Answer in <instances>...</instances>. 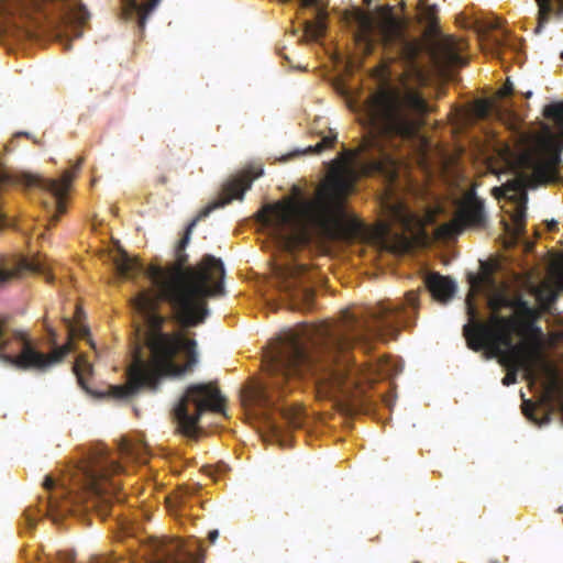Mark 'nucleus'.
Wrapping results in <instances>:
<instances>
[{"label":"nucleus","instance_id":"nucleus-40","mask_svg":"<svg viewBox=\"0 0 563 563\" xmlns=\"http://www.w3.org/2000/svg\"><path fill=\"white\" fill-rule=\"evenodd\" d=\"M435 11H437V7H435V5L429 7V8L427 9L426 14H427V16H428V19H429L430 21H432V20H433L434 14H435Z\"/></svg>","mask_w":563,"mask_h":563},{"label":"nucleus","instance_id":"nucleus-17","mask_svg":"<svg viewBox=\"0 0 563 563\" xmlns=\"http://www.w3.org/2000/svg\"><path fill=\"white\" fill-rule=\"evenodd\" d=\"M306 273L305 265L295 264L282 269L284 291L292 301L294 308L309 309L314 299V291L302 280Z\"/></svg>","mask_w":563,"mask_h":563},{"label":"nucleus","instance_id":"nucleus-28","mask_svg":"<svg viewBox=\"0 0 563 563\" xmlns=\"http://www.w3.org/2000/svg\"><path fill=\"white\" fill-rule=\"evenodd\" d=\"M200 486L198 484L183 485L178 488L174 496H170L168 503L175 501V506L181 507L187 497L194 496L198 493Z\"/></svg>","mask_w":563,"mask_h":563},{"label":"nucleus","instance_id":"nucleus-12","mask_svg":"<svg viewBox=\"0 0 563 563\" xmlns=\"http://www.w3.org/2000/svg\"><path fill=\"white\" fill-rule=\"evenodd\" d=\"M44 494L40 496V507L26 508L23 520L29 529H33L37 521V514L65 516L75 511L78 495L68 488L65 483H57L51 475H46L43 482Z\"/></svg>","mask_w":563,"mask_h":563},{"label":"nucleus","instance_id":"nucleus-29","mask_svg":"<svg viewBox=\"0 0 563 563\" xmlns=\"http://www.w3.org/2000/svg\"><path fill=\"white\" fill-rule=\"evenodd\" d=\"M390 220L395 223H399L404 228H408L410 224V214L407 208L402 203H395L389 208Z\"/></svg>","mask_w":563,"mask_h":563},{"label":"nucleus","instance_id":"nucleus-35","mask_svg":"<svg viewBox=\"0 0 563 563\" xmlns=\"http://www.w3.org/2000/svg\"><path fill=\"white\" fill-rule=\"evenodd\" d=\"M560 113H561V108L558 104H551L544 109V115L548 118L556 117Z\"/></svg>","mask_w":563,"mask_h":563},{"label":"nucleus","instance_id":"nucleus-36","mask_svg":"<svg viewBox=\"0 0 563 563\" xmlns=\"http://www.w3.org/2000/svg\"><path fill=\"white\" fill-rule=\"evenodd\" d=\"M533 411H534V407H533V404L530 402V401H525V405H523V412L525 415L529 418V419H534L533 418Z\"/></svg>","mask_w":563,"mask_h":563},{"label":"nucleus","instance_id":"nucleus-26","mask_svg":"<svg viewBox=\"0 0 563 563\" xmlns=\"http://www.w3.org/2000/svg\"><path fill=\"white\" fill-rule=\"evenodd\" d=\"M534 294L542 309L545 311L550 310L558 299V292L549 286L537 287Z\"/></svg>","mask_w":563,"mask_h":563},{"label":"nucleus","instance_id":"nucleus-19","mask_svg":"<svg viewBox=\"0 0 563 563\" xmlns=\"http://www.w3.org/2000/svg\"><path fill=\"white\" fill-rule=\"evenodd\" d=\"M424 283L432 298L441 303H446L455 295V282L439 273H430Z\"/></svg>","mask_w":563,"mask_h":563},{"label":"nucleus","instance_id":"nucleus-10","mask_svg":"<svg viewBox=\"0 0 563 563\" xmlns=\"http://www.w3.org/2000/svg\"><path fill=\"white\" fill-rule=\"evenodd\" d=\"M357 23L355 40L363 46L365 54H372L376 42L379 41L385 46L399 45L401 54L410 63L415 60L417 47L405 37L401 24L394 15L390 5L379 7L376 19L362 14Z\"/></svg>","mask_w":563,"mask_h":563},{"label":"nucleus","instance_id":"nucleus-34","mask_svg":"<svg viewBox=\"0 0 563 563\" xmlns=\"http://www.w3.org/2000/svg\"><path fill=\"white\" fill-rule=\"evenodd\" d=\"M512 222L518 233L523 231L526 224V212L523 208H518L512 214Z\"/></svg>","mask_w":563,"mask_h":563},{"label":"nucleus","instance_id":"nucleus-25","mask_svg":"<svg viewBox=\"0 0 563 563\" xmlns=\"http://www.w3.org/2000/svg\"><path fill=\"white\" fill-rule=\"evenodd\" d=\"M74 373L77 377L78 384L84 388L88 389L86 379L92 374V365L88 362L85 355H79L74 364Z\"/></svg>","mask_w":563,"mask_h":563},{"label":"nucleus","instance_id":"nucleus-4","mask_svg":"<svg viewBox=\"0 0 563 563\" xmlns=\"http://www.w3.org/2000/svg\"><path fill=\"white\" fill-rule=\"evenodd\" d=\"M378 86L363 103L367 125L383 136L412 139L418 133L430 106L421 91L401 80L390 82L388 66L377 69Z\"/></svg>","mask_w":563,"mask_h":563},{"label":"nucleus","instance_id":"nucleus-27","mask_svg":"<svg viewBox=\"0 0 563 563\" xmlns=\"http://www.w3.org/2000/svg\"><path fill=\"white\" fill-rule=\"evenodd\" d=\"M338 134L333 130H329L328 134H324L321 140L313 146H308L303 153L320 154L325 150L332 148L336 143Z\"/></svg>","mask_w":563,"mask_h":563},{"label":"nucleus","instance_id":"nucleus-18","mask_svg":"<svg viewBox=\"0 0 563 563\" xmlns=\"http://www.w3.org/2000/svg\"><path fill=\"white\" fill-rule=\"evenodd\" d=\"M537 320L538 319H533L531 321H530V319L522 320V324L518 328L517 331L521 335H523V339L520 342H518L517 344H526V345L530 346L531 349H537L539 355H538V357H537L538 360H536V362L554 373V369L552 368L551 364L549 363V361L547 360V357L544 355L543 332H542V329L539 325H537Z\"/></svg>","mask_w":563,"mask_h":563},{"label":"nucleus","instance_id":"nucleus-20","mask_svg":"<svg viewBox=\"0 0 563 563\" xmlns=\"http://www.w3.org/2000/svg\"><path fill=\"white\" fill-rule=\"evenodd\" d=\"M122 12L121 15L124 20L136 19L137 26L141 32L144 31L148 15L157 7L161 0H146L145 3L140 4L136 0H121Z\"/></svg>","mask_w":563,"mask_h":563},{"label":"nucleus","instance_id":"nucleus-14","mask_svg":"<svg viewBox=\"0 0 563 563\" xmlns=\"http://www.w3.org/2000/svg\"><path fill=\"white\" fill-rule=\"evenodd\" d=\"M81 164L82 158H79L77 164L73 167V169H67L63 173L60 179L44 178L42 176L31 174H25L22 176V183L25 187L41 188L51 192L55 197L56 214L53 218L55 222H57L59 216L66 211L63 197L69 189V186L76 173L80 169Z\"/></svg>","mask_w":563,"mask_h":563},{"label":"nucleus","instance_id":"nucleus-45","mask_svg":"<svg viewBox=\"0 0 563 563\" xmlns=\"http://www.w3.org/2000/svg\"><path fill=\"white\" fill-rule=\"evenodd\" d=\"M283 57L285 60H287L289 63V65H291V60L289 59V57L287 55H284Z\"/></svg>","mask_w":563,"mask_h":563},{"label":"nucleus","instance_id":"nucleus-44","mask_svg":"<svg viewBox=\"0 0 563 563\" xmlns=\"http://www.w3.org/2000/svg\"><path fill=\"white\" fill-rule=\"evenodd\" d=\"M159 183L161 184H166L167 183V177L166 176L159 177Z\"/></svg>","mask_w":563,"mask_h":563},{"label":"nucleus","instance_id":"nucleus-33","mask_svg":"<svg viewBox=\"0 0 563 563\" xmlns=\"http://www.w3.org/2000/svg\"><path fill=\"white\" fill-rule=\"evenodd\" d=\"M75 558L73 551H58L54 558H47V563H73Z\"/></svg>","mask_w":563,"mask_h":563},{"label":"nucleus","instance_id":"nucleus-48","mask_svg":"<svg viewBox=\"0 0 563 563\" xmlns=\"http://www.w3.org/2000/svg\"><path fill=\"white\" fill-rule=\"evenodd\" d=\"M52 280H53V277H52V276H49V277L47 278V282H48V283H52Z\"/></svg>","mask_w":563,"mask_h":563},{"label":"nucleus","instance_id":"nucleus-38","mask_svg":"<svg viewBox=\"0 0 563 563\" xmlns=\"http://www.w3.org/2000/svg\"><path fill=\"white\" fill-rule=\"evenodd\" d=\"M512 91H514L512 84H511V82H509V81H507V82L504 85V87L501 88V90H500V95H501L503 97H506V96L511 95V93H512Z\"/></svg>","mask_w":563,"mask_h":563},{"label":"nucleus","instance_id":"nucleus-32","mask_svg":"<svg viewBox=\"0 0 563 563\" xmlns=\"http://www.w3.org/2000/svg\"><path fill=\"white\" fill-rule=\"evenodd\" d=\"M378 371H379L380 375L393 376V375H397L400 372V368L391 360L383 358V360H379Z\"/></svg>","mask_w":563,"mask_h":563},{"label":"nucleus","instance_id":"nucleus-37","mask_svg":"<svg viewBox=\"0 0 563 563\" xmlns=\"http://www.w3.org/2000/svg\"><path fill=\"white\" fill-rule=\"evenodd\" d=\"M283 2H288L289 0H282ZM321 0H300V5L302 8L318 7Z\"/></svg>","mask_w":563,"mask_h":563},{"label":"nucleus","instance_id":"nucleus-13","mask_svg":"<svg viewBox=\"0 0 563 563\" xmlns=\"http://www.w3.org/2000/svg\"><path fill=\"white\" fill-rule=\"evenodd\" d=\"M472 294L468 295V298L466 300L467 305V314L470 317V322L463 327V334L466 339L467 345H471L472 340H479L482 339V333H479L478 325H492L494 324V318H503V319H510L512 321L511 324V335L517 330V319L515 317H504L499 312L505 308H510L512 306L514 298H510L507 296L504 291H497L488 299V307L492 310V316L489 317L487 322L478 321L477 318V311L474 305L472 303Z\"/></svg>","mask_w":563,"mask_h":563},{"label":"nucleus","instance_id":"nucleus-9","mask_svg":"<svg viewBox=\"0 0 563 563\" xmlns=\"http://www.w3.org/2000/svg\"><path fill=\"white\" fill-rule=\"evenodd\" d=\"M558 162L559 155L550 153L543 145L525 147L514 158L515 177L494 191H500L510 199L525 195L528 188L551 181Z\"/></svg>","mask_w":563,"mask_h":563},{"label":"nucleus","instance_id":"nucleus-11","mask_svg":"<svg viewBox=\"0 0 563 563\" xmlns=\"http://www.w3.org/2000/svg\"><path fill=\"white\" fill-rule=\"evenodd\" d=\"M225 398L216 383L192 384L173 409L174 419L179 431L194 438L198 432V423L206 411L223 412Z\"/></svg>","mask_w":563,"mask_h":563},{"label":"nucleus","instance_id":"nucleus-6","mask_svg":"<svg viewBox=\"0 0 563 563\" xmlns=\"http://www.w3.org/2000/svg\"><path fill=\"white\" fill-rule=\"evenodd\" d=\"M84 316L80 307L76 309L77 322L65 318L68 342L56 346L51 353L41 352L29 330L11 327V317H0V362L14 367L18 371L44 373L52 366L60 363L73 350L74 339H88L90 345L95 344L89 339V328L80 323Z\"/></svg>","mask_w":563,"mask_h":563},{"label":"nucleus","instance_id":"nucleus-43","mask_svg":"<svg viewBox=\"0 0 563 563\" xmlns=\"http://www.w3.org/2000/svg\"><path fill=\"white\" fill-rule=\"evenodd\" d=\"M90 563H104L102 559L100 558H93Z\"/></svg>","mask_w":563,"mask_h":563},{"label":"nucleus","instance_id":"nucleus-47","mask_svg":"<svg viewBox=\"0 0 563 563\" xmlns=\"http://www.w3.org/2000/svg\"><path fill=\"white\" fill-rule=\"evenodd\" d=\"M272 428H273L274 430H277V428H278V427L275 424V422H272Z\"/></svg>","mask_w":563,"mask_h":563},{"label":"nucleus","instance_id":"nucleus-3","mask_svg":"<svg viewBox=\"0 0 563 563\" xmlns=\"http://www.w3.org/2000/svg\"><path fill=\"white\" fill-rule=\"evenodd\" d=\"M364 147L344 150L332 161V172L316 189L311 199L300 198V188L295 187L298 198H288L266 205L258 214L263 225L269 228L292 252L307 246L314 238L334 239L341 231L349 238H358L364 227L357 219H347L344 203L353 190V167H360L365 176L380 175L394 181L397 166L394 158L383 152L378 158H360Z\"/></svg>","mask_w":563,"mask_h":563},{"label":"nucleus","instance_id":"nucleus-49","mask_svg":"<svg viewBox=\"0 0 563 563\" xmlns=\"http://www.w3.org/2000/svg\"><path fill=\"white\" fill-rule=\"evenodd\" d=\"M388 227H389L388 224H385V225H384V230H386V231H387V230L389 229Z\"/></svg>","mask_w":563,"mask_h":563},{"label":"nucleus","instance_id":"nucleus-39","mask_svg":"<svg viewBox=\"0 0 563 563\" xmlns=\"http://www.w3.org/2000/svg\"><path fill=\"white\" fill-rule=\"evenodd\" d=\"M218 537H219V531L216 529L209 531V533H208V540L210 543H214L216 540L218 539Z\"/></svg>","mask_w":563,"mask_h":563},{"label":"nucleus","instance_id":"nucleus-7","mask_svg":"<svg viewBox=\"0 0 563 563\" xmlns=\"http://www.w3.org/2000/svg\"><path fill=\"white\" fill-rule=\"evenodd\" d=\"M494 324H479L478 330L482 339L472 340L471 350L479 352L487 351L492 356L497 357L500 365L506 367L507 373L503 378V385L510 386L517 383L518 372L522 371L527 379L536 380L541 374H554L550 369L538 364V350L526 344H515L511 338L510 319L494 318Z\"/></svg>","mask_w":563,"mask_h":563},{"label":"nucleus","instance_id":"nucleus-42","mask_svg":"<svg viewBox=\"0 0 563 563\" xmlns=\"http://www.w3.org/2000/svg\"><path fill=\"white\" fill-rule=\"evenodd\" d=\"M16 136H25L27 139H31V134L29 132H20L16 134Z\"/></svg>","mask_w":563,"mask_h":563},{"label":"nucleus","instance_id":"nucleus-41","mask_svg":"<svg viewBox=\"0 0 563 563\" xmlns=\"http://www.w3.org/2000/svg\"><path fill=\"white\" fill-rule=\"evenodd\" d=\"M46 331L49 333V335L52 336V340L53 342H55V336H56V333L54 331V329L49 328L48 325H46Z\"/></svg>","mask_w":563,"mask_h":563},{"label":"nucleus","instance_id":"nucleus-1","mask_svg":"<svg viewBox=\"0 0 563 563\" xmlns=\"http://www.w3.org/2000/svg\"><path fill=\"white\" fill-rule=\"evenodd\" d=\"M252 181L253 178L243 175L223 186L221 197L202 208L187 225L176 246L175 262L170 266L150 265L145 268L125 252L114 260L120 277L134 279L145 274L156 294L152 289H143L132 299L133 309L141 314L146 325L145 341L150 357L145 360L140 352H135L126 372V383L109 386L112 398L128 400L142 389L156 391L166 377L180 376L197 364V342L194 339H187L180 332H164L167 318L158 312L159 301L170 306L174 318L181 328L205 323L210 314L208 299L225 294L224 266L220 258L210 254H205L197 265L187 266L188 255L185 250L197 223L233 199H242Z\"/></svg>","mask_w":563,"mask_h":563},{"label":"nucleus","instance_id":"nucleus-2","mask_svg":"<svg viewBox=\"0 0 563 563\" xmlns=\"http://www.w3.org/2000/svg\"><path fill=\"white\" fill-rule=\"evenodd\" d=\"M419 291H407L402 300H383L371 307L346 309L342 322L306 324L268 350L265 364L268 379L250 390L251 400L261 407L276 408L289 427L302 426L299 407L277 404L303 382L313 386L319 399L345 401L356 408L364 405V390L354 379L351 350L358 344L368 352L374 342L397 339L401 327L415 322Z\"/></svg>","mask_w":563,"mask_h":563},{"label":"nucleus","instance_id":"nucleus-21","mask_svg":"<svg viewBox=\"0 0 563 563\" xmlns=\"http://www.w3.org/2000/svg\"><path fill=\"white\" fill-rule=\"evenodd\" d=\"M433 58L435 63L444 69L463 66L465 64L464 58L460 54L459 44L453 38L444 40L434 52Z\"/></svg>","mask_w":563,"mask_h":563},{"label":"nucleus","instance_id":"nucleus-16","mask_svg":"<svg viewBox=\"0 0 563 563\" xmlns=\"http://www.w3.org/2000/svg\"><path fill=\"white\" fill-rule=\"evenodd\" d=\"M151 563H201L175 539L153 537L145 544Z\"/></svg>","mask_w":563,"mask_h":563},{"label":"nucleus","instance_id":"nucleus-31","mask_svg":"<svg viewBox=\"0 0 563 563\" xmlns=\"http://www.w3.org/2000/svg\"><path fill=\"white\" fill-rule=\"evenodd\" d=\"M539 7V24L542 25L549 21L553 12L552 0H536Z\"/></svg>","mask_w":563,"mask_h":563},{"label":"nucleus","instance_id":"nucleus-23","mask_svg":"<svg viewBox=\"0 0 563 563\" xmlns=\"http://www.w3.org/2000/svg\"><path fill=\"white\" fill-rule=\"evenodd\" d=\"M510 308L514 309L516 312V316L514 317L518 321L517 329L522 324V320L530 319L531 321L533 319H539L540 317L539 310L531 307L530 303L526 299H523L522 296L514 297L512 306Z\"/></svg>","mask_w":563,"mask_h":563},{"label":"nucleus","instance_id":"nucleus-8","mask_svg":"<svg viewBox=\"0 0 563 563\" xmlns=\"http://www.w3.org/2000/svg\"><path fill=\"white\" fill-rule=\"evenodd\" d=\"M122 466L111 459L104 448L95 449L89 460L77 468L78 486L82 488L90 500L85 509H95L101 519L112 514L113 499L122 500L121 483L113 478L120 474Z\"/></svg>","mask_w":563,"mask_h":563},{"label":"nucleus","instance_id":"nucleus-5","mask_svg":"<svg viewBox=\"0 0 563 563\" xmlns=\"http://www.w3.org/2000/svg\"><path fill=\"white\" fill-rule=\"evenodd\" d=\"M89 18L86 7L71 0H0L3 31L18 41L44 35L59 38Z\"/></svg>","mask_w":563,"mask_h":563},{"label":"nucleus","instance_id":"nucleus-15","mask_svg":"<svg viewBox=\"0 0 563 563\" xmlns=\"http://www.w3.org/2000/svg\"><path fill=\"white\" fill-rule=\"evenodd\" d=\"M484 202L474 192L465 196L455 218L440 228V232L451 238L460 234L466 227H483L485 223Z\"/></svg>","mask_w":563,"mask_h":563},{"label":"nucleus","instance_id":"nucleus-30","mask_svg":"<svg viewBox=\"0 0 563 563\" xmlns=\"http://www.w3.org/2000/svg\"><path fill=\"white\" fill-rule=\"evenodd\" d=\"M121 453L128 457L134 459L139 462H143L142 452L145 448L142 444H133L129 441H123L120 445Z\"/></svg>","mask_w":563,"mask_h":563},{"label":"nucleus","instance_id":"nucleus-22","mask_svg":"<svg viewBox=\"0 0 563 563\" xmlns=\"http://www.w3.org/2000/svg\"><path fill=\"white\" fill-rule=\"evenodd\" d=\"M328 13L324 9L318 8L314 21L303 22V38L306 41H317L324 35Z\"/></svg>","mask_w":563,"mask_h":563},{"label":"nucleus","instance_id":"nucleus-46","mask_svg":"<svg viewBox=\"0 0 563 563\" xmlns=\"http://www.w3.org/2000/svg\"><path fill=\"white\" fill-rule=\"evenodd\" d=\"M560 3L562 5V8H563V0H560ZM560 57H561V59H563V52L560 54Z\"/></svg>","mask_w":563,"mask_h":563},{"label":"nucleus","instance_id":"nucleus-24","mask_svg":"<svg viewBox=\"0 0 563 563\" xmlns=\"http://www.w3.org/2000/svg\"><path fill=\"white\" fill-rule=\"evenodd\" d=\"M23 269H30L40 273L42 272V266L40 263H27L25 261H22L12 268L0 267V287L7 285L12 279L19 277L21 271Z\"/></svg>","mask_w":563,"mask_h":563}]
</instances>
